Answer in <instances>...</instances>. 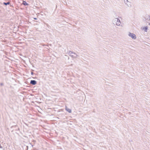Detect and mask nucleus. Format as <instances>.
I'll return each instance as SVG.
<instances>
[{
  "label": "nucleus",
  "instance_id": "f257e3e1",
  "mask_svg": "<svg viewBox=\"0 0 150 150\" xmlns=\"http://www.w3.org/2000/svg\"><path fill=\"white\" fill-rule=\"evenodd\" d=\"M129 36L131 37L133 39H135L136 38V36L134 34L130 33L129 34Z\"/></svg>",
  "mask_w": 150,
  "mask_h": 150
},
{
  "label": "nucleus",
  "instance_id": "7ed1b4c3",
  "mask_svg": "<svg viewBox=\"0 0 150 150\" xmlns=\"http://www.w3.org/2000/svg\"><path fill=\"white\" fill-rule=\"evenodd\" d=\"M66 110L69 113L71 112V110L70 109L67 108V107H66Z\"/></svg>",
  "mask_w": 150,
  "mask_h": 150
},
{
  "label": "nucleus",
  "instance_id": "423d86ee",
  "mask_svg": "<svg viewBox=\"0 0 150 150\" xmlns=\"http://www.w3.org/2000/svg\"><path fill=\"white\" fill-rule=\"evenodd\" d=\"M10 4V2H8L7 3H4V4L6 5H8V4Z\"/></svg>",
  "mask_w": 150,
  "mask_h": 150
},
{
  "label": "nucleus",
  "instance_id": "6e6552de",
  "mask_svg": "<svg viewBox=\"0 0 150 150\" xmlns=\"http://www.w3.org/2000/svg\"><path fill=\"white\" fill-rule=\"evenodd\" d=\"M35 19H36V18H34Z\"/></svg>",
  "mask_w": 150,
  "mask_h": 150
},
{
  "label": "nucleus",
  "instance_id": "0eeeda50",
  "mask_svg": "<svg viewBox=\"0 0 150 150\" xmlns=\"http://www.w3.org/2000/svg\"><path fill=\"white\" fill-rule=\"evenodd\" d=\"M149 20H150V16H149Z\"/></svg>",
  "mask_w": 150,
  "mask_h": 150
},
{
  "label": "nucleus",
  "instance_id": "20e7f679",
  "mask_svg": "<svg viewBox=\"0 0 150 150\" xmlns=\"http://www.w3.org/2000/svg\"><path fill=\"white\" fill-rule=\"evenodd\" d=\"M23 4L24 5H28V4H27L25 1H23Z\"/></svg>",
  "mask_w": 150,
  "mask_h": 150
},
{
  "label": "nucleus",
  "instance_id": "39448f33",
  "mask_svg": "<svg viewBox=\"0 0 150 150\" xmlns=\"http://www.w3.org/2000/svg\"><path fill=\"white\" fill-rule=\"evenodd\" d=\"M144 29L145 30V31L146 32L147 29V27H145L144 28Z\"/></svg>",
  "mask_w": 150,
  "mask_h": 150
},
{
  "label": "nucleus",
  "instance_id": "f03ea898",
  "mask_svg": "<svg viewBox=\"0 0 150 150\" xmlns=\"http://www.w3.org/2000/svg\"><path fill=\"white\" fill-rule=\"evenodd\" d=\"M30 83L32 84L35 85L36 84V82L35 80H31Z\"/></svg>",
  "mask_w": 150,
  "mask_h": 150
}]
</instances>
